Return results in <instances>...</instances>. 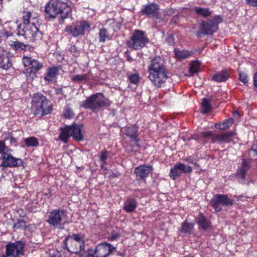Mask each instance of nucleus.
<instances>
[{
    "label": "nucleus",
    "instance_id": "nucleus-1",
    "mask_svg": "<svg viewBox=\"0 0 257 257\" xmlns=\"http://www.w3.org/2000/svg\"><path fill=\"white\" fill-rule=\"evenodd\" d=\"M148 72L149 79L157 87L163 86L168 78L165 61L160 56H156L151 60Z\"/></svg>",
    "mask_w": 257,
    "mask_h": 257
},
{
    "label": "nucleus",
    "instance_id": "nucleus-2",
    "mask_svg": "<svg viewBox=\"0 0 257 257\" xmlns=\"http://www.w3.org/2000/svg\"><path fill=\"white\" fill-rule=\"evenodd\" d=\"M45 11L50 18H55L58 16L64 19L71 14V7L63 0H49L46 4Z\"/></svg>",
    "mask_w": 257,
    "mask_h": 257
},
{
    "label": "nucleus",
    "instance_id": "nucleus-3",
    "mask_svg": "<svg viewBox=\"0 0 257 257\" xmlns=\"http://www.w3.org/2000/svg\"><path fill=\"white\" fill-rule=\"evenodd\" d=\"M31 109L35 115L42 116L52 112V105L43 95L36 93L32 97Z\"/></svg>",
    "mask_w": 257,
    "mask_h": 257
},
{
    "label": "nucleus",
    "instance_id": "nucleus-4",
    "mask_svg": "<svg viewBox=\"0 0 257 257\" xmlns=\"http://www.w3.org/2000/svg\"><path fill=\"white\" fill-rule=\"evenodd\" d=\"M83 125L72 124L68 125L61 129V133L59 139L65 143H67L69 138L72 137L75 140L80 141L83 140V136L82 133Z\"/></svg>",
    "mask_w": 257,
    "mask_h": 257
},
{
    "label": "nucleus",
    "instance_id": "nucleus-5",
    "mask_svg": "<svg viewBox=\"0 0 257 257\" xmlns=\"http://www.w3.org/2000/svg\"><path fill=\"white\" fill-rule=\"evenodd\" d=\"M108 104L107 99H105L101 93H98L87 98L80 103L81 107L89 108L92 111L98 110L101 106Z\"/></svg>",
    "mask_w": 257,
    "mask_h": 257
},
{
    "label": "nucleus",
    "instance_id": "nucleus-6",
    "mask_svg": "<svg viewBox=\"0 0 257 257\" xmlns=\"http://www.w3.org/2000/svg\"><path fill=\"white\" fill-rule=\"evenodd\" d=\"M22 26V25L18 26V35L24 36L26 38L32 41L40 40L42 39V34L34 25V22H32V24L23 26V28Z\"/></svg>",
    "mask_w": 257,
    "mask_h": 257
},
{
    "label": "nucleus",
    "instance_id": "nucleus-7",
    "mask_svg": "<svg viewBox=\"0 0 257 257\" xmlns=\"http://www.w3.org/2000/svg\"><path fill=\"white\" fill-rule=\"evenodd\" d=\"M149 40L145 33L139 30H136L127 42V46L134 50H141L149 43Z\"/></svg>",
    "mask_w": 257,
    "mask_h": 257
},
{
    "label": "nucleus",
    "instance_id": "nucleus-8",
    "mask_svg": "<svg viewBox=\"0 0 257 257\" xmlns=\"http://www.w3.org/2000/svg\"><path fill=\"white\" fill-rule=\"evenodd\" d=\"M235 134L233 132H227L217 135L214 134L212 132L208 131L199 133V136L204 139L211 138L212 143H229L232 141Z\"/></svg>",
    "mask_w": 257,
    "mask_h": 257
},
{
    "label": "nucleus",
    "instance_id": "nucleus-9",
    "mask_svg": "<svg viewBox=\"0 0 257 257\" xmlns=\"http://www.w3.org/2000/svg\"><path fill=\"white\" fill-rule=\"evenodd\" d=\"M12 150H7L1 155L2 163L0 164V169L3 170L7 167H18L23 165V162L20 158L14 157L11 152Z\"/></svg>",
    "mask_w": 257,
    "mask_h": 257
},
{
    "label": "nucleus",
    "instance_id": "nucleus-10",
    "mask_svg": "<svg viewBox=\"0 0 257 257\" xmlns=\"http://www.w3.org/2000/svg\"><path fill=\"white\" fill-rule=\"evenodd\" d=\"M25 244L23 241L9 243L6 246V254L2 257H19L24 253Z\"/></svg>",
    "mask_w": 257,
    "mask_h": 257
},
{
    "label": "nucleus",
    "instance_id": "nucleus-11",
    "mask_svg": "<svg viewBox=\"0 0 257 257\" xmlns=\"http://www.w3.org/2000/svg\"><path fill=\"white\" fill-rule=\"evenodd\" d=\"M222 20L218 16H216L213 20L202 22L200 28L201 33L204 35H212L218 29V24L221 23Z\"/></svg>",
    "mask_w": 257,
    "mask_h": 257
},
{
    "label": "nucleus",
    "instance_id": "nucleus-12",
    "mask_svg": "<svg viewBox=\"0 0 257 257\" xmlns=\"http://www.w3.org/2000/svg\"><path fill=\"white\" fill-rule=\"evenodd\" d=\"M90 27L89 24L85 21L77 22L70 26H67L65 29V31L68 34H71L76 37L80 35H84L85 31Z\"/></svg>",
    "mask_w": 257,
    "mask_h": 257
},
{
    "label": "nucleus",
    "instance_id": "nucleus-13",
    "mask_svg": "<svg viewBox=\"0 0 257 257\" xmlns=\"http://www.w3.org/2000/svg\"><path fill=\"white\" fill-rule=\"evenodd\" d=\"M66 212L63 209L54 210L50 213L48 222L54 226H58L66 222Z\"/></svg>",
    "mask_w": 257,
    "mask_h": 257
},
{
    "label": "nucleus",
    "instance_id": "nucleus-14",
    "mask_svg": "<svg viewBox=\"0 0 257 257\" xmlns=\"http://www.w3.org/2000/svg\"><path fill=\"white\" fill-rule=\"evenodd\" d=\"M233 200L230 199L226 195L217 194L211 200L210 203L216 211H220L222 209L221 205H232Z\"/></svg>",
    "mask_w": 257,
    "mask_h": 257
},
{
    "label": "nucleus",
    "instance_id": "nucleus-15",
    "mask_svg": "<svg viewBox=\"0 0 257 257\" xmlns=\"http://www.w3.org/2000/svg\"><path fill=\"white\" fill-rule=\"evenodd\" d=\"M192 171V168L191 166H186L183 163L176 164L172 168L169 173V176L172 180H176L180 177L182 173H190Z\"/></svg>",
    "mask_w": 257,
    "mask_h": 257
},
{
    "label": "nucleus",
    "instance_id": "nucleus-16",
    "mask_svg": "<svg viewBox=\"0 0 257 257\" xmlns=\"http://www.w3.org/2000/svg\"><path fill=\"white\" fill-rule=\"evenodd\" d=\"M12 57L10 52L0 47V69L7 70L12 67Z\"/></svg>",
    "mask_w": 257,
    "mask_h": 257
},
{
    "label": "nucleus",
    "instance_id": "nucleus-17",
    "mask_svg": "<svg viewBox=\"0 0 257 257\" xmlns=\"http://www.w3.org/2000/svg\"><path fill=\"white\" fill-rule=\"evenodd\" d=\"M153 170V167L152 166L142 165L135 168L134 173L136 175L137 180L145 181Z\"/></svg>",
    "mask_w": 257,
    "mask_h": 257
},
{
    "label": "nucleus",
    "instance_id": "nucleus-18",
    "mask_svg": "<svg viewBox=\"0 0 257 257\" xmlns=\"http://www.w3.org/2000/svg\"><path fill=\"white\" fill-rule=\"evenodd\" d=\"M159 8L157 4L153 3L146 5L143 7L141 10L142 15H146L149 18H158L159 15Z\"/></svg>",
    "mask_w": 257,
    "mask_h": 257
},
{
    "label": "nucleus",
    "instance_id": "nucleus-19",
    "mask_svg": "<svg viewBox=\"0 0 257 257\" xmlns=\"http://www.w3.org/2000/svg\"><path fill=\"white\" fill-rule=\"evenodd\" d=\"M122 133L128 137L132 142H134L135 145L139 147L138 142V128L135 126H126L121 128Z\"/></svg>",
    "mask_w": 257,
    "mask_h": 257
},
{
    "label": "nucleus",
    "instance_id": "nucleus-20",
    "mask_svg": "<svg viewBox=\"0 0 257 257\" xmlns=\"http://www.w3.org/2000/svg\"><path fill=\"white\" fill-rule=\"evenodd\" d=\"M112 250V246L111 244L104 242L99 244L96 247L94 253L97 257H107Z\"/></svg>",
    "mask_w": 257,
    "mask_h": 257
},
{
    "label": "nucleus",
    "instance_id": "nucleus-21",
    "mask_svg": "<svg viewBox=\"0 0 257 257\" xmlns=\"http://www.w3.org/2000/svg\"><path fill=\"white\" fill-rule=\"evenodd\" d=\"M22 61L25 67L31 66L36 72L40 70L43 66L42 63L35 59H33L30 57L24 56Z\"/></svg>",
    "mask_w": 257,
    "mask_h": 257
},
{
    "label": "nucleus",
    "instance_id": "nucleus-22",
    "mask_svg": "<svg viewBox=\"0 0 257 257\" xmlns=\"http://www.w3.org/2000/svg\"><path fill=\"white\" fill-rule=\"evenodd\" d=\"M59 69L57 67L53 66L48 67L44 79L48 82L53 83L56 81Z\"/></svg>",
    "mask_w": 257,
    "mask_h": 257
},
{
    "label": "nucleus",
    "instance_id": "nucleus-23",
    "mask_svg": "<svg viewBox=\"0 0 257 257\" xmlns=\"http://www.w3.org/2000/svg\"><path fill=\"white\" fill-rule=\"evenodd\" d=\"M250 167L249 163L243 159L240 167L238 168L237 171V176L240 179H244L246 173L249 170Z\"/></svg>",
    "mask_w": 257,
    "mask_h": 257
},
{
    "label": "nucleus",
    "instance_id": "nucleus-24",
    "mask_svg": "<svg viewBox=\"0 0 257 257\" xmlns=\"http://www.w3.org/2000/svg\"><path fill=\"white\" fill-rule=\"evenodd\" d=\"M37 17V14L33 12H23L22 16L23 26L32 24V22H33V21Z\"/></svg>",
    "mask_w": 257,
    "mask_h": 257
},
{
    "label": "nucleus",
    "instance_id": "nucleus-25",
    "mask_svg": "<svg viewBox=\"0 0 257 257\" xmlns=\"http://www.w3.org/2000/svg\"><path fill=\"white\" fill-rule=\"evenodd\" d=\"M197 223L199 225V229L206 230L211 226V222L202 214H200L197 218Z\"/></svg>",
    "mask_w": 257,
    "mask_h": 257
},
{
    "label": "nucleus",
    "instance_id": "nucleus-26",
    "mask_svg": "<svg viewBox=\"0 0 257 257\" xmlns=\"http://www.w3.org/2000/svg\"><path fill=\"white\" fill-rule=\"evenodd\" d=\"M65 241H68L70 243H77L79 244L80 250L82 249L84 243L82 235L79 234H74L72 235L67 237L65 239Z\"/></svg>",
    "mask_w": 257,
    "mask_h": 257
},
{
    "label": "nucleus",
    "instance_id": "nucleus-27",
    "mask_svg": "<svg viewBox=\"0 0 257 257\" xmlns=\"http://www.w3.org/2000/svg\"><path fill=\"white\" fill-rule=\"evenodd\" d=\"M229 77V73L227 70L221 71L215 74L212 77V79L214 81L221 82L226 81Z\"/></svg>",
    "mask_w": 257,
    "mask_h": 257
},
{
    "label": "nucleus",
    "instance_id": "nucleus-28",
    "mask_svg": "<svg viewBox=\"0 0 257 257\" xmlns=\"http://www.w3.org/2000/svg\"><path fill=\"white\" fill-rule=\"evenodd\" d=\"M137 208V202L133 198H128L125 202L124 210L127 212H132Z\"/></svg>",
    "mask_w": 257,
    "mask_h": 257
},
{
    "label": "nucleus",
    "instance_id": "nucleus-29",
    "mask_svg": "<svg viewBox=\"0 0 257 257\" xmlns=\"http://www.w3.org/2000/svg\"><path fill=\"white\" fill-rule=\"evenodd\" d=\"M175 54L176 57L180 59L183 60L191 57L193 53L191 51L187 50H179V49H175Z\"/></svg>",
    "mask_w": 257,
    "mask_h": 257
},
{
    "label": "nucleus",
    "instance_id": "nucleus-30",
    "mask_svg": "<svg viewBox=\"0 0 257 257\" xmlns=\"http://www.w3.org/2000/svg\"><path fill=\"white\" fill-rule=\"evenodd\" d=\"M233 123V118H229L228 119L224 120L220 123L215 124V126L216 128L220 130H226L229 128Z\"/></svg>",
    "mask_w": 257,
    "mask_h": 257
},
{
    "label": "nucleus",
    "instance_id": "nucleus-31",
    "mask_svg": "<svg viewBox=\"0 0 257 257\" xmlns=\"http://www.w3.org/2000/svg\"><path fill=\"white\" fill-rule=\"evenodd\" d=\"M194 224L185 221L182 224L180 231L184 233L191 234L193 232Z\"/></svg>",
    "mask_w": 257,
    "mask_h": 257
},
{
    "label": "nucleus",
    "instance_id": "nucleus-32",
    "mask_svg": "<svg viewBox=\"0 0 257 257\" xmlns=\"http://www.w3.org/2000/svg\"><path fill=\"white\" fill-rule=\"evenodd\" d=\"M194 11L198 15L204 17L209 16L212 13L208 8H202L197 7L194 8Z\"/></svg>",
    "mask_w": 257,
    "mask_h": 257
},
{
    "label": "nucleus",
    "instance_id": "nucleus-33",
    "mask_svg": "<svg viewBox=\"0 0 257 257\" xmlns=\"http://www.w3.org/2000/svg\"><path fill=\"white\" fill-rule=\"evenodd\" d=\"M24 141L28 147H35L39 145L38 140L34 137L27 138L24 140Z\"/></svg>",
    "mask_w": 257,
    "mask_h": 257
},
{
    "label": "nucleus",
    "instance_id": "nucleus-34",
    "mask_svg": "<svg viewBox=\"0 0 257 257\" xmlns=\"http://www.w3.org/2000/svg\"><path fill=\"white\" fill-rule=\"evenodd\" d=\"M202 112L203 113H207L211 109V106L209 100L203 98L202 103Z\"/></svg>",
    "mask_w": 257,
    "mask_h": 257
},
{
    "label": "nucleus",
    "instance_id": "nucleus-35",
    "mask_svg": "<svg viewBox=\"0 0 257 257\" xmlns=\"http://www.w3.org/2000/svg\"><path fill=\"white\" fill-rule=\"evenodd\" d=\"M199 68V64L195 61H193L191 63L190 68L189 71L192 74L198 73Z\"/></svg>",
    "mask_w": 257,
    "mask_h": 257
},
{
    "label": "nucleus",
    "instance_id": "nucleus-36",
    "mask_svg": "<svg viewBox=\"0 0 257 257\" xmlns=\"http://www.w3.org/2000/svg\"><path fill=\"white\" fill-rule=\"evenodd\" d=\"M88 79V76L87 74H79L72 76V80L73 81H86Z\"/></svg>",
    "mask_w": 257,
    "mask_h": 257
},
{
    "label": "nucleus",
    "instance_id": "nucleus-37",
    "mask_svg": "<svg viewBox=\"0 0 257 257\" xmlns=\"http://www.w3.org/2000/svg\"><path fill=\"white\" fill-rule=\"evenodd\" d=\"M128 80L131 83L136 84L139 82L140 77L137 74H132L129 76Z\"/></svg>",
    "mask_w": 257,
    "mask_h": 257
},
{
    "label": "nucleus",
    "instance_id": "nucleus-38",
    "mask_svg": "<svg viewBox=\"0 0 257 257\" xmlns=\"http://www.w3.org/2000/svg\"><path fill=\"white\" fill-rule=\"evenodd\" d=\"M26 226V222L23 220H18L14 225V228L16 229H24Z\"/></svg>",
    "mask_w": 257,
    "mask_h": 257
},
{
    "label": "nucleus",
    "instance_id": "nucleus-39",
    "mask_svg": "<svg viewBox=\"0 0 257 257\" xmlns=\"http://www.w3.org/2000/svg\"><path fill=\"white\" fill-rule=\"evenodd\" d=\"M74 113L73 110L68 107H66L64 111V116L66 118H71L73 117Z\"/></svg>",
    "mask_w": 257,
    "mask_h": 257
},
{
    "label": "nucleus",
    "instance_id": "nucleus-40",
    "mask_svg": "<svg viewBox=\"0 0 257 257\" xmlns=\"http://www.w3.org/2000/svg\"><path fill=\"white\" fill-rule=\"evenodd\" d=\"M13 45L16 50H18L25 49L26 47L24 43L18 41L14 42Z\"/></svg>",
    "mask_w": 257,
    "mask_h": 257
},
{
    "label": "nucleus",
    "instance_id": "nucleus-41",
    "mask_svg": "<svg viewBox=\"0 0 257 257\" xmlns=\"http://www.w3.org/2000/svg\"><path fill=\"white\" fill-rule=\"evenodd\" d=\"M72 245L70 247V248H67V250L70 252L76 253L80 251V248L79 247V244L77 243H71Z\"/></svg>",
    "mask_w": 257,
    "mask_h": 257
},
{
    "label": "nucleus",
    "instance_id": "nucleus-42",
    "mask_svg": "<svg viewBox=\"0 0 257 257\" xmlns=\"http://www.w3.org/2000/svg\"><path fill=\"white\" fill-rule=\"evenodd\" d=\"M239 80L244 84H247L248 82L247 75L240 72L239 73Z\"/></svg>",
    "mask_w": 257,
    "mask_h": 257
},
{
    "label": "nucleus",
    "instance_id": "nucleus-43",
    "mask_svg": "<svg viewBox=\"0 0 257 257\" xmlns=\"http://www.w3.org/2000/svg\"><path fill=\"white\" fill-rule=\"evenodd\" d=\"M99 37L100 42H104L107 38L106 31L104 29L100 30L99 33Z\"/></svg>",
    "mask_w": 257,
    "mask_h": 257
},
{
    "label": "nucleus",
    "instance_id": "nucleus-44",
    "mask_svg": "<svg viewBox=\"0 0 257 257\" xmlns=\"http://www.w3.org/2000/svg\"><path fill=\"white\" fill-rule=\"evenodd\" d=\"M167 43L171 46H174L175 44V40L174 35L172 34L169 35L167 36L166 39Z\"/></svg>",
    "mask_w": 257,
    "mask_h": 257
},
{
    "label": "nucleus",
    "instance_id": "nucleus-45",
    "mask_svg": "<svg viewBox=\"0 0 257 257\" xmlns=\"http://www.w3.org/2000/svg\"><path fill=\"white\" fill-rule=\"evenodd\" d=\"M11 149L8 148L6 146V144L4 141H0V154L1 155L6 151L7 150H10Z\"/></svg>",
    "mask_w": 257,
    "mask_h": 257
},
{
    "label": "nucleus",
    "instance_id": "nucleus-46",
    "mask_svg": "<svg viewBox=\"0 0 257 257\" xmlns=\"http://www.w3.org/2000/svg\"><path fill=\"white\" fill-rule=\"evenodd\" d=\"M246 3L251 7H257V0H245Z\"/></svg>",
    "mask_w": 257,
    "mask_h": 257
},
{
    "label": "nucleus",
    "instance_id": "nucleus-47",
    "mask_svg": "<svg viewBox=\"0 0 257 257\" xmlns=\"http://www.w3.org/2000/svg\"><path fill=\"white\" fill-rule=\"evenodd\" d=\"M6 140H9L11 144L14 145L16 146V144L17 142V140L16 138L13 137V136H10L9 138H7Z\"/></svg>",
    "mask_w": 257,
    "mask_h": 257
},
{
    "label": "nucleus",
    "instance_id": "nucleus-48",
    "mask_svg": "<svg viewBox=\"0 0 257 257\" xmlns=\"http://www.w3.org/2000/svg\"><path fill=\"white\" fill-rule=\"evenodd\" d=\"M107 156V152H102L101 156H100V160L102 162H104L105 161V160L106 159Z\"/></svg>",
    "mask_w": 257,
    "mask_h": 257
},
{
    "label": "nucleus",
    "instance_id": "nucleus-49",
    "mask_svg": "<svg viewBox=\"0 0 257 257\" xmlns=\"http://www.w3.org/2000/svg\"><path fill=\"white\" fill-rule=\"evenodd\" d=\"M69 51L71 53L74 54L77 53V49L75 45H71L70 47L69 48Z\"/></svg>",
    "mask_w": 257,
    "mask_h": 257
},
{
    "label": "nucleus",
    "instance_id": "nucleus-50",
    "mask_svg": "<svg viewBox=\"0 0 257 257\" xmlns=\"http://www.w3.org/2000/svg\"><path fill=\"white\" fill-rule=\"evenodd\" d=\"M253 85L257 87V72L254 74L253 77Z\"/></svg>",
    "mask_w": 257,
    "mask_h": 257
},
{
    "label": "nucleus",
    "instance_id": "nucleus-51",
    "mask_svg": "<svg viewBox=\"0 0 257 257\" xmlns=\"http://www.w3.org/2000/svg\"><path fill=\"white\" fill-rule=\"evenodd\" d=\"M119 235H120L117 233L116 234H113V239H115L118 238Z\"/></svg>",
    "mask_w": 257,
    "mask_h": 257
},
{
    "label": "nucleus",
    "instance_id": "nucleus-52",
    "mask_svg": "<svg viewBox=\"0 0 257 257\" xmlns=\"http://www.w3.org/2000/svg\"><path fill=\"white\" fill-rule=\"evenodd\" d=\"M50 257H60V255L58 253L57 254H52Z\"/></svg>",
    "mask_w": 257,
    "mask_h": 257
},
{
    "label": "nucleus",
    "instance_id": "nucleus-53",
    "mask_svg": "<svg viewBox=\"0 0 257 257\" xmlns=\"http://www.w3.org/2000/svg\"><path fill=\"white\" fill-rule=\"evenodd\" d=\"M127 150L128 152H132L133 151V149H127Z\"/></svg>",
    "mask_w": 257,
    "mask_h": 257
},
{
    "label": "nucleus",
    "instance_id": "nucleus-54",
    "mask_svg": "<svg viewBox=\"0 0 257 257\" xmlns=\"http://www.w3.org/2000/svg\"><path fill=\"white\" fill-rule=\"evenodd\" d=\"M128 61H129L130 62H131L132 60H133V59L131 57L128 58L127 59Z\"/></svg>",
    "mask_w": 257,
    "mask_h": 257
},
{
    "label": "nucleus",
    "instance_id": "nucleus-55",
    "mask_svg": "<svg viewBox=\"0 0 257 257\" xmlns=\"http://www.w3.org/2000/svg\"><path fill=\"white\" fill-rule=\"evenodd\" d=\"M184 257H193V256H191V255H187V256H184Z\"/></svg>",
    "mask_w": 257,
    "mask_h": 257
},
{
    "label": "nucleus",
    "instance_id": "nucleus-56",
    "mask_svg": "<svg viewBox=\"0 0 257 257\" xmlns=\"http://www.w3.org/2000/svg\"><path fill=\"white\" fill-rule=\"evenodd\" d=\"M202 141H203V142L204 143H207V142H206V141H205V140H202Z\"/></svg>",
    "mask_w": 257,
    "mask_h": 257
},
{
    "label": "nucleus",
    "instance_id": "nucleus-57",
    "mask_svg": "<svg viewBox=\"0 0 257 257\" xmlns=\"http://www.w3.org/2000/svg\"><path fill=\"white\" fill-rule=\"evenodd\" d=\"M118 29H120V25H118Z\"/></svg>",
    "mask_w": 257,
    "mask_h": 257
},
{
    "label": "nucleus",
    "instance_id": "nucleus-58",
    "mask_svg": "<svg viewBox=\"0 0 257 257\" xmlns=\"http://www.w3.org/2000/svg\"><path fill=\"white\" fill-rule=\"evenodd\" d=\"M2 0H0V2Z\"/></svg>",
    "mask_w": 257,
    "mask_h": 257
}]
</instances>
